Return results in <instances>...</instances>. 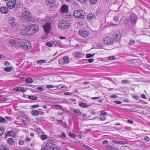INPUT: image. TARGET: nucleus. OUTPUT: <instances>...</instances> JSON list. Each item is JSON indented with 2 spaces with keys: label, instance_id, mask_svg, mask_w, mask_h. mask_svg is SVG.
<instances>
[{
  "label": "nucleus",
  "instance_id": "1",
  "mask_svg": "<svg viewBox=\"0 0 150 150\" xmlns=\"http://www.w3.org/2000/svg\"><path fill=\"white\" fill-rule=\"evenodd\" d=\"M18 42V46L24 50H28L31 47V46L30 44L28 41L25 40H22L19 39Z\"/></svg>",
  "mask_w": 150,
  "mask_h": 150
},
{
  "label": "nucleus",
  "instance_id": "2",
  "mask_svg": "<svg viewBox=\"0 0 150 150\" xmlns=\"http://www.w3.org/2000/svg\"><path fill=\"white\" fill-rule=\"evenodd\" d=\"M30 11L27 9L23 10L22 15V19L23 21H32V18L30 15Z\"/></svg>",
  "mask_w": 150,
  "mask_h": 150
},
{
  "label": "nucleus",
  "instance_id": "3",
  "mask_svg": "<svg viewBox=\"0 0 150 150\" xmlns=\"http://www.w3.org/2000/svg\"><path fill=\"white\" fill-rule=\"evenodd\" d=\"M78 33L81 36L84 38H87L90 34V32L88 30L84 29L79 30Z\"/></svg>",
  "mask_w": 150,
  "mask_h": 150
},
{
  "label": "nucleus",
  "instance_id": "4",
  "mask_svg": "<svg viewBox=\"0 0 150 150\" xmlns=\"http://www.w3.org/2000/svg\"><path fill=\"white\" fill-rule=\"evenodd\" d=\"M25 31L23 33V34H28V35H31L35 33H33L34 31L33 30V28L31 25L27 26L25 28Z\"/></svg>",
  "mask_w": 150,
  "mask_h": 150
},
{
  "label": "nucleus",
  "instance_id": "5",
  "mask_svg": "<svg viewBox=\"0 0 150 150\" xmlns=\"http://www.w3.org/2000/svg\"><path fill=\"white\" fill-rule=\"evenodd\" d=\"M74 15L77 18H84L83 11L79 10H75Z\"/></svg>",
  "mask_w": 150,
  "mask_h": 150
},
{
  "label": "nucleus",
  "instance_id": "6",
  "mask_svg": "<svg viewBox=\"0 0 150 150\" xmlns=\"http://www.w3.org/2000/svg\"><path fill=\"white\" fill-rule=\"evenodd\" d=\"M44 29L47 34L50 33L51 28V24L49 22H47L43 26Z\"/></svg>",
  "mask_w": 150,
  "mask_h": 150
},
{
  "label": "nucleus",
  "instance_id": "7",
  "mask_svg": "<svg viewBox=\"0 0 150 150\" xmlns=\"http://www.w3.org/2000/svg\"><path fill=\"white\" fill-rule=\"evenodd\" d=\"M59 28L62 29H66L69 28L70 26V24L65 21L62 22L60 25H59Z\"/></svg>",
  "mask_w": 150,
  "mask_h": 150
},
{
  "label": "nucleus",
  "instance_id": "8",
  "mask_svg": "<svg viewBox=\"0 0 150 150\" xmlns=\"http://www.w3.org/2000/svg\"><path fill=\"white\" fill-rule=\"evenodd\" d=\"M104 44L106 45H112L113 43V39L109 37L105 38L103 39Z\"/></svg>",
  "mask_w": 150,
  "mask_h": 150
},
{
  "label": "nucleus",
  "instance_id": "9",
  "mask_svg": "<svg viewBox=\"0 0 150 150\" xmlns=\"http://www.w3.org/2000/svg\"><path fill=\"white\" fill-rule=\"evenodd\" d=\"M9 22L13 27L16 26L17 24L16 20L15 18L13 17H10L9 18Z\"/></svg>",
  "mask_w": 150,
  "mask_h": 150
},
{
  "label": "nucleus",
  "instance_id": "10",
  "mask_svg": "<svg viewBox=\"0 0 150 150\" xmlns=\"http://www.w3.org/2000/svg\"><path fill=\"white\" fill-rule=\"evenodd\" d=\"M96 19L95 15L92 13H89L87 15V19L89 22L94 21Z\"/></svg>",
  "mask_w": 150,
  "mask_h": 150
},
{
  "label": "nucleus",
  "instance_id": "11",
  "mask_svg": "<svg viewBox=\"0 0 150 150\" xmlns=\"http://www.w3.org/2000/svg\"><path fill=\"white\" fill-rule=\"evenodd\" d=\"M16 2V0H11V1L8 2L6 3V5L8 8L12 9L15 6Z\"/></svg>",
  "mask_w": 150,
  "mask_h": 150
},
{
  "label": "nucleus",
  "instance_id": "12",
  "mask_svg": "<svg viewBox=\"0 0 150 150\" xmlns=\"http://www.w3.org/2000/svg\"><path fill=\"white\" fill-rule=\"evenodd\" d=\"M137 20V17L136 15L132 13L131 15L130 21L132 24H135Z\"/></svg>",
  "mask_w": 150,
  "mask_h": 150
},
{
  "label": "nucleus",
  "instance_id": "13",
  "mask_svg": "<svg viewBox=\"0 0 150 150\" xmlns=\"http://www.w3.org/2000/svg\"><path fill=\"white\" fill-rule=\"evenodd\" d=\"M113 35L117 40H119L121 36L120 32L118 30L115 31Z\"/></svg>",
  "mask_w": 150,
  "mask_h": 150
},
{
  "label": "nucleus",
  "instance_id": "14",
  "mask_svg": "<svg viewBox=\"0 0 150 150\" xmlns=\"http://www.w3.org/2000/svg\"><path fill=\"white\" fill-rule=\"evenodd\" d=\"M0 11L2 13L6 14L8 12V9L6 7L1 6L0 7Z\"/></svg>",
  "mask_w": 150,
  "mask_h": 150
},
{
  "label": "nucleus",
  "instance_id": "15",
  "mask_svg": "<svg viewBox=\"0 0 150 150\" xmlns=\"http://www.w3.org/2000/svg\"><path fill=\"white\" fill-rule=\"evenodd\" d=\"M68 10V7L65 5L62 6V7L61 11L63 13L67 12Z\"/></svg>",
  "mask_w": 150,
  "mask_h": 150
},
{
  "label": "nucleus",
  "instance_id": "16",
  "mask_svg": "<svg viewBox=\"0 0 150 150\" xmlns=\"http://www.w3.org/2000/svg\"><path fill=\"white\" fill-rule=\"evenodd\" d=\"M53 144L51 143L48 142L45 145L46 148L50 149L53 147Z\"/></svg>",
  "mask_w": 150,
  "mask_h": 150
},
{
  "label": "nucleus",
  "instance_id": "17",
  "mask_svg": "<svg viewBox=\"0 0 150 150\" xmlns=\"http://www.w3.org/2000/svg\"><path fill=\"white\" fill-rule=\"evenodd\" d=\"M33 28V30L34 31L33 33H36L39 30V28L38 26L35 24H32L31 25Z\"/></svg>",
  "mask_w": 150,
  "mask_h": 150
},
{
  "label": "nucleus",
  "instance_id": "18",
  "mask_svg": "<svg viewBox=\"0 0 150 150\" xmlns=\"http://www.w3.org/2000/svg\"><path fill=\"white\" fill-rule=\"evenodd\" d=\"M10 40V42L11 43V44L12 45H16L17 46H18V40Z\"/></svg>",
  "mask_w": 150,
  "mask_h": 150
},
{
  "label": "nucleus",
  "instance_id": "19",
  "mask_svg": "<svg viewBox=\"0 0 150 150\" xmlns=\"http://www.w3.org/2000/svg\"><path fill=\"white\" fill-rule=\"evenodd\" d=\"M20 116L24 118L26 120H28L29 117L26 114H25L23 112H21V113L20 115Z\"/></svg>",
  "mask_w": 150,
  "mask_h": 150
},
{
  "label": "nucleus",
  "instance_id": "20",
  "mask_svg": "<svg viewBox=\"0 0 150 150\" xmlns=\"http://www.w3.org/2000/svg\"><path fill=\"white\" fill-rule=\"evenodd\" d=\"M7 142L8 144L12 145L14 144V141L12 138H10L8 139Z\"/></svg>",
  "mask_w": 150,
  "mask_h": 150
},
{
  "label": "nucleus",
  "instance_id": "21",
  "mask_svg": "<svg viewBox=\"0 0 150 150\" xmlns=\"http://www.w3.org/2000/svg\"><path fill=\"white\" fill-rule=\"evenodd\" d=\"M8 134L10 136L13 137H15L16 135V132L13 131H9L8 132Z\"/></svg>",
  "mask_w": 150,
  "mask_h": 150
},
{
  "label": "nucleus",
  "instance_id": "22",
  "mask_svg": "<svg viewBox=\"0 0 150 150\" xmlns=\"http://www.w3.org/2000/svg\"><path fill=\"white\" fill-rule=\"evenodd\" d=\"M0 150H9L8 148L4 145H0Z\"/></svg>",
  "mask_w": 150,
  "mask_h": 150
},
{
  "label": "nucleus",
  "instance_id": "23",
  "mask_svg": "<svg viewBox=\"0 0 150 150\" xmlns=\"http://www.w3.org/2000/svg\"><path fill=\"white\" fill-rule=\"evenodd\" d=\"M74 113L78 116L81 115V112L79 109H76L74 111Z\"/></svg>",
  "mask_w": 150,
  "mask_h": 150
},
{
  "label": "nucleus",
  "instance_id": "24",
  "mask_svg": "<svg viewBox=\"0 0 150 150\" xmlns=\"http://www.w3.org/2000/svg\"><path fill=\"white\" fill-rule=\"evenodd\" d=\"M32 113L33 115L36 116L39 114V112L37 110H33L32 111Z\"/></svg>",
  "mask_w": 150,
  "mask_h": 150
},
{
  "label": "nucleus",
  "instance_id": "25",
  "mask_svg": "<svg viewBox=\"0 0 150 150\" xmlns=\"http://www.w3.org/2000/svg\"><path fill=\"white\" fill-rule=\"evenodd\" d=\"M112 142L115 144H125V142L123 141H117L115 140L112 141Z\"/></svg>",
  "mask_w": 150,
  "mask_h": 150
},
{
  "label": "nucleus",
  "instance_id": "26",
  "mask_svg": "<svg viewBox=\"0 0 150 150\" xmlns=\"http://www.w3.org/2000/svg\"><path fill=\"white\" fill-rule=\"evenodd\" d=\"M17 91H21L22 92H25L26 90L23 87L17 88Z\"/></svg>",
  "mask_w": 150,
  "mask_h": 150
},
{
  "label": "nucleus",
  "instance_id": "27",
  "mask_svg": "<svg viewBox=\"0 0 150 150\" xmlns=\"http://www.w3.org/2000/svg\"><path fill=\"white\" fill-rule=\"evenodd\" d=\"M63 59L64 61V62L65 63H68L69 60V58L67 56H65L64 57Z\"/></svg>",
  "mask_w": 150,
  "mask_h": 150
},
{
  "label": "nucleus",
  "instance_id": "28",
  "mask_svg": "<svg viewBox=\"0 0 150 150\" xmlns=\"http://www.w3.org/2000/svg\"><path fill=\"white\" fill-rule=\"evenodd\" d=\"M79 105L83 108H86L88 107L86 104L83 103H79Z\"/></svg>",
  "mask_w": 150,
  "mask_h": 150
},
{
  "label": "nucleus",
  "instance_id": "29",
  "mask_svg": "<svg viewBox=\"0 0 150 150\" xmlns=\"http://www.w3.org/2000/svg\"><path fill=\"white\" fill-rule=\"evenodd\" d=\"M25 81L26 83H32L33 82V79L30 77L27 78L26 79Z\"/></svg>",
  "mask_w": 150,
  "mask_h": 150
},
{
  "label": "nucleus",
  "instance_id": "30",
  "mask_svg": "<svg viewBox=\"0 0 150 150\" xmlns=\"http://www.w3.org/2000/svg\"><path fill=\"white\" fill-rule=\"evenodd\" d=\"M28 98L33 100H36L37 99V98L36 97L33 96H29Z\"/></svg>",
  "mask_w": 150,
  "mask_h": 150
},
{
  "label": "nucleus",
  "instance_id": "31",
  "mask_svg": "<svg viewBox=\"0 0 150 150\" xmlns=\"http://www.w3.org/2000/svg\"><path fill=\"white\" fill-rule=\"evenodd\" d=\"M107 148L109 150H115V148L113 147L112 146L108 145L107 146Z\"/></svg>",
  "mask_w": 150,
  "mask_h": 150
},
{
  "label": "nucleus",
  "instance_id": "32",
  "mask_svg": "<svg viewBox=\"0 0 150 150\" xmlns=\"http://www.w3.org/2000/svg\"><path fill=\"white\" fill-rule=\"evenodd\" d=\"M95 54H86V57L87 58H90L93 57Z\"/></svg>",
  "mask_w": 150,
  "mask_h": 150
},
{
  "label": "nucleus",
  "instance_id": "33",
  "mask_svg": "<svg viewBox=\"0 0 150 150\" xmlns=\"http://www.w3.org/2000/svg\"><path fill=\"white\" fill-rule=\"evenodd\" d=\"M4 70L6 71L9 72L11 70L12 68L11 67H6Z\"/></svg>",
  "mask_w": 150,
  "mask_h": 150
},
{
  "label": "nucleus",
  "instance_id": "34",
  "mask_svg": "<svg viewBox=\"0 0 150 150\" xmlns=\"http://www.w3.org/2000/svg\"><path fill=\"white\" fill-rule=\"evenodd\" d=\"M47 136L46 135H42L40 136V138L42 140H44L47 139Z\"/></svg>",
  "mask_w": 150,
  "mask_h": 150
},
{
  "label": "nucleus",
  "instance_id": "35",
  "mask_svg": "<svg viewBox=\"0 0 150 150\" xmlns=\"http://www.w3.org/2000/svg\"><path fill=\"white\" fill-rule=\"evenodd\" d=\"M108 59L110 60H113L115 59L116 57H115L113 56H111L107 57Z\"/></svg>",
  "mask_w": 150,
  "mask_h": 150
},
{
  "label": "nucleus",
  "instance_id": "36",
  "mask_svg": "<svg viewBox=\"0 0 150 150\" xmlns=\"http://www.w3.org/2000/svg\"><path fill=\"white\" fill-rule=\"evenodd\" d=\"M135 42L134 40H130L128 43V45H133L134 44Z\"/></svg>",
  "mask_w": 150,
  "mask_h": 150
},
{
  "label": "nucleus",
  "instance_id": "37",
  "mask_svg": "<svg viewBox=\"0 0 150 150\" xmlns=\"http://www.w3.org/2000/svg\"><path fill=\"white\" fill-rule=\"evenodd\" d=\"M98 0H89L90 3L92 4H95L97 1Z\"/></svg>",
  "mask_w": 150,
  "mask_h": 150
},
{
  "label": "nucleus",
  "instance_id": "38",
  "mask_svg": "<svg viewBox=\"0 0 150 150\" xmlns=\"http://www.w3.org/2000/svg\"><path fill=\"white\" fill-rule=\"evenodd\" d=\"M6 120L4 118L0 116V122H4Z\"/></svg>",
  "mask_w": 150,
  "mask_h": 150
},
{
  "label": "nucleus",
  "instance_id": "39",
  "mask_svg": "<svg viewBox=\"0 0 150 150\" xmlns=\"http://www.w3.org/2000/svg\"><path fill=\"white\" fill-rule=\"evenodd\" d=\"M122 83H129L130 81L127 80H122Z\"/></svg>",
  "mask_w": 150,
  "mask_h": 150
},
{
  "label": "nucleus",
  "instance_id": "40",
  "mask_svg": "<svg viewBox=\"0 0 150 150\" xmlns=\"http://www.w3.org/2000/svg\"><path fill=\"white\" fill-rule=\"evenodd\" d=\"M69 135L70 137H72V138H75L76 137V135L73 134H72L71 132H70L69 134Z\"/></svg>",
  "mask_w": 150,
  "mask_h": 150
},
{
  "label": "nucleus",
  "instance_id": "41",
  "mask_svg": "<svg viewBox=\"0 0 150 150\" xmlns=\"http://www.w3.org/2000/svg\"><path fill=\"white\" fill-rule=\"evenodd\" d=\"M46 61L44 60H41L38 61H37V63L38 64H40L42 63H45L46 62Z\"/></svg>",
  "mask_w": 150,
  "mask_h": 150
},
{
  "label": "nucleus",
  "instance_id": "42",
  "mask_svg": "<svg viewBox=\"0 0 150 150\" xmlns=\"http://www.w3.org/2000/svg\"><path fill=\"white\" fill-rule=\"evenodd\" d=\"M54 106L58 107L59 109H61L62 110H64V109L62 107V106L61 105H54Z\"/></svg>",
  "mask_w": 150,
  "mask_h": 150
},
{
  "label": "nucleus",
  "instance_id": "43",
  "mask_svg": "<svg viewBox=\"0 0 150 150\" xmlns=\"http://www.w3.org/2000/svg\"><path fill=\"white\" fill-rule=\"evenodd\" d=\"M100 114L101 115H105L107 114V113L103 110H102Z\"/></svg>",
  "mask_w": 150,
  "mask_h": 150
},
{
  "label": "nucleus",
  "instance_id": "44",
  "mask_svg": "<svg viewBox=\"0 0 150 150\" xmlns=\"http://www.w3.org/2000/svg\"><path fill=\"white\" fill-rule=\"evenodd\" d=\"M4 131V128H0V136H1L3 133V132Z\"/></svg>",
  "mask_w": 150,
  "mask_h": 150
},
{
  "label": "nucleus",
  "instance_id": "45",
  "mask_svg": "<svg viewBox=\"0 0 150 150\" xmlns=\"http://www.w3.org/2000/svg\"><path fill=\"white\" fill-rule=\"evenodd\" d=\"M46 45L50 47H52V44L51 43L49 42H46Z\"/></svg>",
  "mask_w": 150,
  "mask_h": 150
},
{
  "label": "nucleus",
  "instance_id": "46",
  "mask_svg": "<svg viewBox=\"0 0 150 150\" xmlns=\"http://www.w3.org/2000/svg\"><path fill=\"white\" fill-rule=\"evenodd\" d=\"M118 96L116 95H112L110 96V97L112 98H117Z\"/></svg>",
  "mask_w": 150,
  "mask_h": 150
},
{
  "label": "nucleus",
  "instance_id": "47",
  "mask_svg": "<svg viewBox=\"0 0 150 150\" xmlns=\"http://www.w3.org/2000/svg\"><path fill=\"white\" fill-rule=\"evenodd\" d=\"M39 107V105L37 104V105H34L32 106V109H34V108H38Z\"/></svg>",
  "mask_w": 150,
  "mask_h": 150
},
{
  "label": "nucleus",
  "instance_id": "48",
  "mask_svg": "<svg viewBox=\"0 0 150 150\" xmlns=\"http://www.w3.org/2000/svg\"><path fill=\"white\" fill-rule=\"evenodd\" d=\"M46 87L47 88H53L54 86L53 85H46Z\"/></svg>",
  "mask_w": 150,
  "mask_h": 150
},
{
  "label": "nucleus",
  "instance_id": "49",
  "mask_svg": "<svg viewBox=\"0 0 150 150\" xmlns=\"http://www.w3.org/2000/svg\"><path fill=\"white\" fill-rule=\"evenodd\" d=\"M48 3H51L52 4H54V1L53 0H46Z\"/></svg>",
  "mask_w": 150,
  "mask_h": 150
},
{
  "label": "nucleus",
  "instance_id": "50",
  "mask_svg": "<svg viewBox=\"0 0 150 150\" xmlns=\"http://www.w3.org/2000/svg\"><path fill=\"white\" fill-rule=\"evenodd\" d=\"M24 142L23 140H19L18 141V143L20 145H22L23 144Z\"/></svg>",
  "mask_w": 150,
  "mask_h": 150
},
{
  "label": "nucleus",
  "instance_id": "51",
  "mask_svg": "<svg viewBox=\"0 0 150 150\" xmlns=\"http://www.w3.org/2000/svg\"><path fill=\"white\" fill-rule=\"evenodd\" d=\"M114 103L117 104H121L122 103V102L119 101H115Z\"/></svg>",
  "mask_w": 150,
  "mask_h": 150
},
{
  "label": "nucleus",
  "instance_id": "52",
  "mask_svg": "<svg viewBox=\"0 0 150 150\" xmlns=\"http://www.w3.org/2000/svg\"><path fill=\"white\" fill-rule=\"evenodd\" d=\"M79 2L81 3H85L86 2L87 0H78Z\"/></svg>",
  "mask_w": 150,
  "mask_h": 150
},
{
  "label": "nucleus",
  "instance_id": "53",
  "mask_svg": "<svg viewBox=\"0 0 150 150\" xmlns=\"http://www.w3.org/2000/svg\"><path fill=\"white\" fill-rule=\"evenodd\" d=\"M114 19L115 22H117L119 20L118 17L116 16L114 17Z\"/></svg>",
  "mask_w": 150,
  "mask_h": 150
},
{
  "label": "nucleus",
  "instance_id": "54",
  "mask_svg": "<svg viewBox=\"0 0 150 150\" xmlns=\"http://www.w3.org/2000/svg\"><path fill=\"white\" fill-rule=\"evenodd\" d=\"M85 148L89 150H93L92 148L87 145H86Z\"/></svg>",
  "mask_w": 150,
  "mask_h": 150
},
{
  "label": "nucleus",
  "instance_id": "55",
  "mask_svg": "<svg viewBox=\"0 0 150 150\" xmlns=\"http://www.w3.org/2000/svg\"><path fill=\"white\" fill-rule=\"evenodd\" d=\"M4 65L6 66H8L9 65V63L8 61H6L4 62Z\"/></svg>",
  "mask_w": 150,
  "mask_h": 150
},
{
  "label": "nucleus",
  "instance_id": "56",
  "mask_svg": "<svg viewBox=\"0 0 150 150\" xmlns=\"http://www.w3.org/2000/svg\"><path fill=\"white\" fill-rule=\"evenodd\" d=\"M88 60L89 63H91L93 62L94 59H89Z\"/></svg>",
  "mask_w": 150,
  "mask_h": 150
},
{
  "label": "nucleus",
  "instance_id": "57",
  "mask_svg": "<svg viewBox=\"0 0 150 150\" xmlns=\"http://www.w3.org/2000/svg\"><path fill=\"white\" fill-rule=\"evenodd\" d=\"M106 117H101L100 118L99 120L100 121H103L106 120Z\"/></svg>",
  "mask_w": 150,
  "mask_h": 150
},
{
  "label": "nucleus",
  "instance_id": "58",
  "mask_svg": "<svg viewBox=\"0 0 150 150\" xmlns=\"http://www.w3.org/2000/svg\"><path fill=\"white\" fill-rule=\"evenodd\" d=\"M80 146H82L83 147L85 148H86V145L85 144H84L81 143H80Z\"/></svg>",
  "mask_w": 150,
  "mask_h": 150
},
{
  "label": "nucleus",
  "instance_id": "59",
  "mask_svg": "<svg viewBox=\"0 0 150 150\" xmlns=\"http://www.w3.org/2000/svg\"><path fill=\"white\" fill-rule=\"evenodd\" d=\"M144 139L145 140L148 142L149 140V138L148 136H146L144 137Z\"/></svg>",
  "mask_w": 150,
  "mask_h": 150
},
{
  "label": "nucleus",
  "instance_id": "60",
  "mask_svg": "<svg viewBox=\"0 0 150 150\" xmlns=\"http://www.w3.org/2000/svg\"><path fill=\"white\" fill-rule=\"evenodd\" d=\"M37 121L39 122H41L42 120V117L37 118Z\"/></svg>",
  "mask_w": 150,
  "mask_h": 150
},
{
  "label": "nucleus",
  "instance_id": "61",
  "mask_svg": "<svg viewBox=\"0 0 150 150\" xmlns=\"http://www.w3.org/2000/svg\"><path fill=\"white\" fill-rule=\"evenodd\" d=\"M5 117L7 120H11V117L6 116Z\"/></svg>",
  "mask_w": 150,
  "mask_h": 150
},
{
  "label": "nucleus",
  "instance_id": "62",
  "mask_svg": "<svg viewBox=\"0 0 150 150\" xmlns=\"http://www.w3.org/2000/svg\"><path fill=\"white\" fill-rule=\"evenodd\" d=\"M38 89L40 91H42L43 90V89L41 87H39L38 88Z\"/></svg>",
  "mask_w": 150,
  "mask_h": 150
},
{
  "label": "nucleus",
  "instance_id": "63",
  "mask_svg": "<svg viewBox=\"0 0 150 150\" xmlns=\"http://www.w3.org/2000/svg\"><path fill=\"white\" fill-rule=\"evenodd\" d=\"M141 96L142 97V98H143L144 99H146V96L144 94H142L141 95Z\"/></svg>",
  "mask_w": 150,
  "mask_h": 150
},
{
  "label": "nucleus",
  "instance_id": "64",
  "mask_svg": "<svg viewBox=\"0 0 150 150\" xmlns=\"http://www.w3.org/2000/svg\"><path fill=\"white\" fill-rule=\"evenodd\" d=\"M52 150H59V149L58 147H54L53 148Z\"/></svg>",
  "mask_w": 150,
  "mask_h": 150
}]
</instances>
